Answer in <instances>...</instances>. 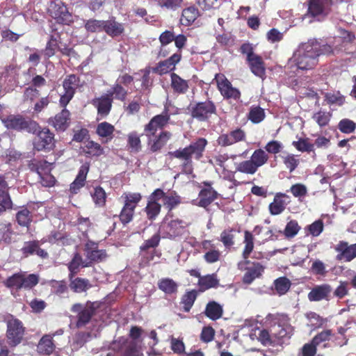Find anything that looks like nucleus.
Returning <instances> with one entry per match:
<instances>
[{
  "mask_svg": "<svg viewBox=\"0 0 356 356\" xmlns=\"http://www.w3.org/2000/svg\"><path fill=\"white\" fill-rule=\"evenodd\" d=\"M89 266H90V262L86 259L83 260L81 256L76 253L69 264L68 268L70 272L76 273L79 267H88Z\"/></svg>",
  "mask_w": 356,
  "mask_h": 356,
  "instance_id": "nucleus-41",
  "label": "nucleus"
},
{
  "mask_svg": "<svg viewBox=\"0 0 356 356\" xmlns=\"http://www.w3.org/2000/svg\"><path fill=\"white\" fill-rule=\"evenodd\" d=\"M16 218L19 225L28 226L31 220L30 211L26 209H22L17 212Z\"/></svg>",
  "mask_w": 356,
  "mask_h": 356,
  "instance_id": "nucleus-60",
  "label": "nucleus"
},
{
  "mask_svg": "<svg viewBox=\"0 0 356 356\" xmlns=\"http://www.w3.org/2000/svg\"><path fill=\"white\" fill-rule=\"evenodd\" d=\"M163 195V191L161 189H156L149 196L145 211L149 219H154L161 211V204L158 201L161 200V196Z\"/></svg>",
  "mask_w": 356,
  "mask_h": 356,
  "instance_id": "nucleus-14",
  "label": "nucleus"
},
{
  "mask_svg": "<svg viewBox=\"0 0 356 356\" xmlns=\"http://www.w3.org/2000/svg\"><path fill=\"white\" fill-rule=\"evenodd\" d=\"M15 236V233L11 229L10 224L0 225V243H10Z\"/></svg>",
  "mask_w": 356,
  "mask_h": 356,
  "instance_id": "nucleus-38",
  "label": "nucleus"
},
{
  "mask_svg": "<svg viewBox=\"0 0 356 356\" xmlns=\"http://www.w3.org/2000/svg\"><path fill=\"white\" fill-rule=\"evenodd\" d=\"M202 249L205 251L204 259L208 264H213L220 260L221 252L216 249L211 241L204 240L202 243Z\"/></svg>",
  "mask_w": 356,
  "mask_h": 356,
  "instance_id": "nucleus-19",
  "label": "nucleus"
},
{
  "mask_svg": "<svg viewBox=\"0 0 356 356\" xmlns=\"http://www.w3.org/2000/svg\"><path fill=\"white\" fill-rule=\"evenodd\" d=\"M292 145L300 152L314 151V145L309 143L308 139H300L298 141H293Z\"/></svg>",
  "mask_w": 356,
  "mask_h": 356,
  "instance_id": "nucleus-58",
  "label": "nucleus"
},
{
  "mask_svg": "<svg viewBox=\"0 0 356 356\" xmlns=\"http://www.w3.org/2000/svg\"><path fill=\"white\" fill-rule=\"evenodd\" d=\"M53 337L51 334L43 336L38 345V350L44 355H50L53 353L55 346L52 341Z\"/></svg>",
  "mask_w": 356,
  "mask_h": 356,
  "instance_id": "nucleus-31",
  "label": "nucleus"
},
{
  "mask_svg": "<svg viewBox=\"0 0 356 356\" xmlns=\"http://www.w3.org/2000/svg\"><path fill=\"white\" fill-rule=\"evenodd\" d=\"M160 290L166 294L175 293L177 291V284L170 278H163L158 282Z\"/></svg>",
  "mask_w": 356,
  "mask_h": 356,
  "instance_id": "nucleus-36",
  "label": "nucleus"
},
{
  "mask_svg": "<svg viewBox=\"0 0 356 356\" xmlns=\"http://www.w3.org/2000/svg\"><path fill=\"white\" fill-rule=\"evenodd\" d=\"M112 102L113 99L106 94L92 100V104L97 108L98 113L104 116L109 113Z\"/></svg>",
  "mask_w": 356,
  "mask_h": 356,
  "instance_id": "nucleus-22",
  "label": "nucleus"
},
{
  "mask_svg": "<svg viewBox=\"0 0 356 356\" xmlns=\"http://www.w3.org/2000/svg\"><path fill=\"white\" fill-rule=\"evenodd\" d=\"M332 291V289L330 284L316 285L308 293V299L312 302H318L323 300H328Z\"/></svg>",
  "mask_w": 356,
  "mask_h": 356,
  "instance_id": "nucleus-15",
  "label": "nucleus"
},
{
  "mask_svg": "<svg viewBox=\"0 0 356 356\" xmlns=\"http://www.w3.org/2000/svg\"><path fill=\"white\" fill-rule=\"evenodd\" d=\"M268 156L267 154L262 149H257L254 152L251 156V161L254 165L258 168L263 165L268 161Z\"/></svg>",
  "mask_w": 356,
  "mask_h": 356,
  "instance_id": "nucleus-49",
  "label": "nucleus"
},
{
  "mask_svg": "<svg viewBox=\"0 0 356 356\" xmlns=\"http://www.w3.org/2000/svg\"><path fill=\"white\" fill-rule=\"evenodd\" d=\"M199 15V10L195 6L188 7L182 10L181 23L184 26H189L195 22Z\"/></svg>",
  "mask_w": 356,
  "mask_h": 356,
  "instance_id": "nucleus-30",
  "label": "nucleus"
},
{
  "mask_svg": "<svg viewBox=\"0 0 356 356\" xmlns=\"http://www.w3.org/2000/svg\"><path fill=\"white\" fill-rule=\"evenodd\" d=\"M22 273H15L9 277L5 282L6 286L10 289H16L17 290L22 289Z\"/></svg>",
  "mask_w": 356,
  "mask_h": 356,
  "instance_id": "nucleus-47",
  "label": "nucleus"
},
{
  "mask_svg": "<svg viewBox=\"0 0 356 356\" xmlns=\"http://www.w3.org/2000/svg\"><path fill=\"white\" fill-rule=\"evenodd\" d=\"M92 197L96 205L99 207L104 205L106 202V193L102 187H96L92 193Z\"/></svg>",
  "mask_w": 356,
  "mask_h": 356,
  "instance_id": "nucleus-54",
  "label": "nucleus"
},
{
  "mask_svg": "<svg viewBox=\"0 0 356 356\" xmlns=\"http://www.w3.org/2000/svg\"><path fill=\"white\" fill-rule=\"evenodd\" d=\"M236 170L246 174H254L257 168L251 160L244 161L238 164Z\"/></svg>",
  "mask_w": 356,
  "mask_h": 356,
  "instance_id": "nucleus-52",
  "label": "nucleus"
},
{
  "mask_svg": "<svg viewBox=\"0 0 356 356\" xmlns=\"http://www.w3.org/2000/svg\"><path fill=\"white\" fill-rule=\"evenodd\" d=\"M293 328L290 325H274L271 327V333L276 339L290 338L292 335Z\"/></svg>",
  "mask_w": 356,
  "mask_h": 356,
  "instance_id": "nucleus-29",
  "label": "nucleus"
},
{
  "mask_svg": "<svg viewBox=\"0 0 356 356\" xmlns=\"http://www.w3.org/2000/svg\"><path fill=\"white\" fill-rule=\"evenodd\" d=\"M188 225V223L182 220L175 219L164 224L163 225V229L168 238H175L177 236H181L184 233L185 229Z\"/></svg>",
  "mask_w": 356,
  "mask_h": 356,
  "instance_id": "nucleus-12",
  "label": "nucleus"
},
{
  "mask_svg": "<svg viewBox=\"0 0 356 356\" xmlns=\"http://www.w3.org/2000/svg\"><path fill=\"white\" fill-rule=\"evenodd\" d=\"M124 205L121 211L120 219L123 224H127L131 221L134 213V209L141 200L140 193L124 194Z\"/></svg>",
  "mask_w": 356,
  "mask_h": 356,
  "instance_id": "nucleus-6",
  "label": "nucleus"
},
{
  "mask_svg": "<svg viewBox=\"0 0 356 356\" xmlns=\"http://www.w3.org/2000/svg\"><path fill=\"white\" fill-rule=\"evenodd\" d=\"M199 196L197 205L206 208L216 199L217 193L211 188H204L200 192Z\"/></svg>",
  "mask_w": 356,
  "mask_h": 356,
  "instance_id": "nucleus-32",
  "label": "nucleus"
},
{
  "mask_svg": "<svg viewBox=\"0 0 356 356\" xmlns=\"http://www.w3.org/2000/svg\"><path fill=\"white\" fill-rule=\"evenodd\" d=\"M258 339L264 345H271L276 343V339L274 335L272 334L271 329L270 331L266 330H261Z\"/></svg>",
  "mask_w": 356,
  "mask_h": 356,
  "instance_id": "nucleus-56",
  "label": "nucleus"
},
{
  "mask_svg": "<svg viewBox=\"0 0 356 356\" xmlns=\"http://www.w3.org/2000/svg\"><path fill=\"white\" fill-rule=\"evenodd\" d=\"M49 11L52 17L59 23H66L70 17L67 8L56 3H51Z\"/></svg>",
  "mask_w": 356,
  "mask_h": 356,
  "instance_id": "nucleus-23",
  "label": "nucleus"
},
{
  "mask_svg": "<svg viewBox=\"0 0 356 356\" xmlns=\"http://www.w3.org/2000/svg\"><path fill=\"white\" fill-rule=\"evenodd\" d=\"M39 282V277L37 275L35 274H26V273H22V289H31L33 286H35Z\"/></svg>",
  "mask_w": 356,
  "mask_h": 356,
  "instance_id": "nucleus-48",
  "label": "nucleus"
},
{
  "mask_svg": "<svg viewBox=\"0 0 356 356\" xmlns=\"http://www.w3.org/2000/svg\"><path fill=\"white\" fill-rule=\"evenodd\" d=\"M171 85L176 92L181 93L185 92L188 88L187 81L175 73L171 74Z\"/></svg>",
  "mask_w": 356,
  "mask_h": 356,
  "instance_id": "nucleus-40",
  "label": "nucleus"
},
{
  "mask_svg": "<svg viewBox=\"0 0 356 356\" xmlns=\"http://www.w3.org/2000/svg\"><path fill=\"white\" fill-rule=\"evenodd\" d=\"M323 222L321 220H318L309 225L307 229L311 235L313 236H318L323 232Z\"/></svg>",
  "mask_w": 356,
  "mask_h": 356,
  "instance_id": "nucleus-62",
  "label": "nucleus"
},
{
  "mask_svg": "<svg viewBox=\"0 0 356 356\" xmlns=\"http://www.w3.org/2000/svg\"><path fill=\"white\" fill-rule=\"evenodd\" d=\"M216 80L217 81L218 88L223 97L234 100L239 99L241 96L239 90L233 88L231 83L225 79L223 75L217 74L216 76Z\"/></svg>",
  "mask_w": 356,
  "mask_h": 356,
  "instance_id": "nucleus-11",
  "label": "nucleus"
},
{
  "mask_svg": "<svg viewBox=\"0 0 356 356\" xmlns=\"http://www.w3.org/2000/svg\"><path fill=\"white\" fill-rule=\"evenodd\" d=\"M245 138V134L241 129H236L229 134H222L218 138V143L222 146L232 145Z\"/></svg>",
  "mask_w": 356,
  "mask_h": 356,
  "instance_id": "nucleus-18",
  "label": "nucleus"
},
{
  "mask_svg": "<svg viewBox=\"0 0 356 356\" xmlns=\"http://www.w3.org/2000/svg\"><path fill=\"white\" fill-rule=\"evenodd\" d=\"M88 170L89 167L87 165H83L80 168L75 180L70 185V191L72 193H77L79 189L84 186Z\"/></svg>",
  "mask_w": 356,
  "mask_h": 356,
  "instance_id": "nucleus-26",
  "label": "nucleus"
},
{
  "mask_svg": "<svg viewBox=\"0 0 356 356\" xmlns=\"http://www.w3.org/2000/svg\"><path fill=\"white\" fill-rule=\"evenodd\" d=\"M158 5L168 10H175L181 6L183 0H156Z\"/></svg>",
  "mask_w": 356,
  "mask_h": 356,
  "instance_id": "nucleus-53",
  "label": "nucleus"
},
{
  "mask_svg": "<svg viewBox=\"0 0 356 356\" xmlns=\"http://www.w3.org/2000/svg\"><path fill=\"white\" fill-rule=\"evenodd\" d=\"M252 72L257 76L263 77L265 74V67L261 57L258 55L250 56L248 60Z\"/></svg>",
  "mask_w": 356,
  "mask_h": 356,
  "instance_id": "nucleus-28",
  "label": "nucleus"
},
{
  "mask_svg": "<svg viewBox=\"0 0 356 356\" xmlns=\"http://www.w3.org/2000/svg\"><path fill=\"white\" fill-rule=\"evenodd\" d=\"M161 200H162L164 206L170 210L177 207L181 202L180 197L175 192L168 193L163 192V195L161 196Z\"/></svg>",
  "mask_w": 356,
  "mask_h": 356,
  "instance_id": "nucleus-35",
  "label": "nucleus"
},
{
  "mask_svg": "<svg viewBox=\"0 0 356 356\" xmlns=\"http://www.w3.org/2000/svg\"><path fill=\"white\" fill-rule=\"evenodd\" d=\"M234 238L232 230H224L220 234V241L223 243L225 248H229L234 243Z\"/></svg>",
  "mask_w": 356,
  "mask_h": 356,
  "instance_id": "nucleus-64",
  "label": "nucleus"
},
{
  "mask_svg": "<svg viewBox=\"0 0 356 356\" xmlns=\"http://www.w3.org/2000/svg\"><path fill=\"white\" fill-rule=\"evenodd\" d=\"M70 289L76 293L86 291L91 287L88 280L83 278L76 277L72 280L70 284Z\"/></svg>",
  "mask_w": 356,
  "mask_h": 356,
  "instance_id": "nucleus-37",
  "label": "nucleus"
},
{
  "mask_svg": "<svg viewBox=\"0 0 356 356\" xmlns=\"http://www.w3.org/2000/svg\"><path fill=\"white\" fill-rule=\"evenodd\" d=\"M2 122L8 129L26 131L28 133H35L39 127L35 121L26 120L19 115H9L2 120Z\"/></svg>",
  "mask_w": 356,
  "mask_h": 356,
  "instance_id": "nucleus-4",
  "label": "nucleus"
},
{
  "mask_svg": "<svg viewBox=\"0 0 356 356\" xmlns=\"http://www.w3.org/2000/svg\"><path fill=\"white\" fill-rule=\"evenodd\" d=\"M265 118V112L259 106H252L248 114V119L253 123L261 122Z\"/></svg>",
  "mask_w": 356,
  "mask_h": 356,
  "instance_id": "nucleus-45",
  "label": "nucleus"
},
{
  "mask_svg": "<svg viewBox=\"0 0 356 356\" xmlns=\"http://www.w3.org/2000/svg\"><path fill=\"white\" fill-rule=\"evenodd\" d=\"M339 129L344 134L353 133L355 128V123L349 119H343L339 123Z\"/></svg>",
  "mask_w": 356,
  "mask_h": 356,
  "instance_id": "nucleus-57",
  "label": "nucleus"
},
{
  "mask_svg": "<svg viewBox=\"0 0 356 356\" xmlns=\"http://www.w3.org/2000/svg\"><path fill=\"white\" fill-rule=\"evenodd\" d=\"M85 252L86 255V260L90 261V264L92 261H102L106 257V253L103 250H99L97 248V244L88 241L85 245Z\"/></svg>",
  "mask_w": 356,
  "mask_h": 356,
  "instance_id": "nucleus-17",
  "label": "nucleus"
},
{
  "mask_svg": "<svg viewBox=\"0 0 356 356\" xmlns=\"http://www.w3.org/2000/svg\"><path fill=\"white\" fill-rule=\"evenodd\" d=\"M216 106L211 101L198 102L191 106V112L193 118L200 121H205L211 115L216 113Z\"/></svg>",
  "mask_w": 356,
  "mask_h": 356,
  "instance_id": "nucleus-7",
  "label": "nucleus"
},
{
  "mask_svg": "<svg viewBox=\"0 0 356 356\" xmlns=\"http://www.w3.org/2000/svg\"><path fill=\"white\" fill-rule=\"evenodd\" d=\"M325 100L330 105L341 106L344 103V97L339 92H326L325 94Z\"/></svg>",
  "mask_w": 356,
  "mask_h": 356,
  "instance_id": "nucleus-50",
  "label": "nucleus"
},
{
  "mask_svg": "<svg viewBox=\"0 0 356 356\" xmlns=\"http://www.w3.org/2000/svg\"><path fill=\"white\" fill-rule=\"evenodd\" d=\"M106 94L109 95V97L112 99L115 98L124 101L126 98L127 91L121 85L115 83Z\"/></svg>",
  "mask_w": 356,
  "mask_h": 356,
  "instance_id": "nucleus-43",
  "label": "nucleus"
},
{
  "mask_svg": "<svg viewBox=\"0 0 356 356\" xmlns=\"http://www.w3.org/2000/svg\"><path fill=\"white\" fill-rule=\"evenodd\" d=\"M170 120V115L166 111L161 114L154 116L145 126V133L147 136H154L159 129H162Z\"/></svg>",
  "mask_w": 356,
  "mask_h": 356,
  "instance_id": "nucleus-13",
  "label": "nucleus"
},
{
  "mask_svg": "<svg viewBox=\"0 0 356 356\" xmlns=\"http://www.w3.org/2000/svg\"><path fill=\"white\" fill-rule=\"evenodd\" d=\"M318 56V44L308 42L298 47L289 62L299 70H308L317 64Z\"/></svg>",
  "mask_w": 356,
  "mask_h": 356,
  "instance_id": "nucleus-2",
  "label": "nucleus"
},
{
  "mask_svg": "<svg viewBox=\"0 0 356 356\" xmlns=\"http://www.w3.org/2000/svg\"><path fill=\"white\" fill-rule=\"evenodd\" d=\"M128 144L132 151L138 152L140 149V140L136 132H132L128 136Z\"/></svg>",
  "mask_w": 356,
  "mask_h": 356,
  "instance_id": "nucleus-61",
  "label": "nucleus"
},
{
  "mask_svg": "<svg viewBox=\"0 0 356 356\" xmlns=\"http://www.w3.org/2000/svg\"><path fill=\"white\" fill-rule=\"evenodd\" d=\"M198 284L200 290L205 291L208 289L216 287L218 284V282L215 275H209L200 277Z\"/></svg>",
  "mask_w": 356,
  "mask_h": 356,
  "instance_id": "nucleus-42",
  "label": "nucleus"
},
{
  "mask_svg": "<svg viewBox=\"0 0 356 356\" xmlns=\"http://www.w3.org/2000/svg\"><path fill=\"white\" fill-rule=\"evenodd\" d=\"M24 334V328L22 323L13 316H10L7 321V337L8 344L12 347L18 345L21 342Z\"/></svg>",
  "mask_w": 356,
  "mask_h": 356,
  "instance_id": "nucleus-5",
  "label": "nucleus"
},
{
  "mask_svg": "<svg viewBox=\"0 0 356 356\" xmlns=\"http://www.w3.org/2000/svg\"><path fill=\"white\" fill-rule=\"evenodd\" d=\"M70 112L64 108L54 118L50 120V123L58 131H65L69 125Z\"/></svg>",
  "mask_w": 356,
  "mask_h": 356,
  "instance_id": "nucleus-25",
  "label": "nucleus"
},
{
  "mask_svg": "<svg viewBox=\"0 0 356 356\" xmlns=\"http://www.w3.org/2000/svg\"><path fill=\"white\" fill-rule=\"evenodd\" d=\"M264 272V267L259 263L253 264L252 266L247 269L245 273L243 281L244 283L250 284L256 278L259 277Z\"/></svg>",
  "mask_w": 356,
  "mask_h": 356,
  "instance_id": "nucleus-27",
  "label": "nucleus"
},
{
  "mask_svg": "<svg viewBox=\"0 0 356 356\" xmlns=\"http://www.w3.org/2000/svg\"><path fill=\"white\" fill-rule=\"evenodd\" d=\"M332 114L330 112L325 111H318L312 115V119L321 127L327 126L330 121Z\"/></svg>",
  "mask_w": 356,
  "mask_h": 356,
  "instance_id": "nucleus-39",
  "label": "nucleus"
},
{
  "mask_svg": "<svg viewBox=\"0 0 356 356\" xmlns=\"http://www.w3.org/2000/svg\"><path fill=\"white\" fill-rule=\"evenodd\" d=\"M274 285L277 293L280 296H282L285 294L289 290L291 282L288 278L282 277L275 280Z\"/></svg>",
  "mask_w": 356,
  "mask_h": 356,
  "instance_id": "nucleus-44",
  "label": "nucleus"
},
{
  "mask_svg": "<svg viewBox=\"0 0 356 356\" xmlns=\"http://www.w3.org/2000/svg\"><path fill=\"white\" fill-rule=\"evenodd\" d=\"M113 131L114 127L106 122L99 123L97 127V133L100 137H108L113 134Z\"/></svg>",
  "mask_w": 356,
  "mask_h": 356,
  "instance_id": "nucleus-55",
  "label": "nucleus"
},
{
  "mask_svg": "<svg viewBox=\"0 0 356 356\" xmlns=\"http://www.w3.org/2000/svg\"><path fill=\"white\" fill-rule=\"evenodd\" d=\"M243 243L245 244V247L242 255L243 259H247L254 248V237L248 231L245 232Z\"/></svg>",
  "mask_w": 356,
  "mask_h": 356,
  "instance_id": "nucleus-46",
  "label": "nucleus"
},
{
  "mask_svg": "<svg viewBox=\"0 0 356 356\" xmlns=\"http://www.w3.org/2000/svg\"><path fill=\"white\" fill-rule=\"evenodd\" d=\"M207 144V140L200 138L184 148H179L174 152H169L168 156L170 159L176 158L180 160L184 172L190 175L193 169L192 159L194 158L196 160H199L203 155Z\"/></svg>",
  "mask_w": 356,
  "mask_h": 356,
  "instance_id": "nucleus-1",
  "label": "nucleus"
},
{
  "mask_svg": "<svg viewBox=\"0 0 356 356\" xmlns=\"http://www.w3.org/2000/svg\"><path fill=\"white\" fill-rule=\"evenodd\" d=\"M54 136L47 128L39 131L33 143L34 148L38 151L51 150L54 147Z\"/></svg>",
  "mask_w": 356,
  "mask_h": 356,
  "instance_id": "nucleus-9",
  "label": "nucleus"
},
{
  "mask_svg": "<svg viewBox=\"0 0 356 356\" xmlns=\"http://www.w3.org/2000/svg\"><path fill=\"white\" fill-rule=\"evenodd\" d=\"M299 230L300 227L298 222L296 220H291L286 224L284 233L287 238H292L298 234Z\"/></svg>",
  "mask_w": 356,
  "mask_h": 356,
  "instance_id": "nucleus-59",
  "label": "nucleus"
},
{
  "mask_svg": "<svg viewBox=\"0 0 356 356\" xmlns=\"http://www.w3.org/2000/svg\"><path fill=\"white\" fill-rule=\"evenodd\" d=\"M104 20L89 19L86 22L85 28L88 31L92 33L100 32L104 31Z\"/></svg>",
  "mask_w": 356,
  "mask_h": 356,
  "instance_id": "nucleus-51",
  "label": "nucleus"
},
{
  "mask_svg": "<svg viewBox=\"0 0 356 356\" xmlns=\"http://www.w3.org/2000/svg\"><path fill=\"white\" fill-rule=\"evenodd\" d=\"M181 57L180 52L175 53L169 58L160 62L154 69V72L159 74H163L172 71L175 69V65L179 62Z\"/></svg>",
  "mask_w": 356,
  "mask_h": 356,
  "instance_id": "nucleus-21",
  "label": "nucleus"
},
{
  "mask_svg": "<svg viewBox=\"0 0 356 356\" xmlns=\"http://www.w3.org/2000/svg\"><path fill=\"white\" fill-rule=\"evenodd\" d=\"M104 31L112 37L120 35L124 28L122 24L115 22V20H107L104 22Z\"/></svg>",
  "mask_w": 356,
  "mask_h": 356,
  "instance_id": "nucleus-34",
  "label": "nucleus"
},
{
  "mask_svg": "<svg viewBox=\"0 0 356 356\" xmlns=\"http://www.w3.org/2000/svg\"><path fill=\"white\" fill-rule=\"evenodd\" d=\"M79 79L74 74L68 76L63 83L64 92L60 95V104L63 107L66 105L72 99L75 89L78 86Z\"/></svg>",
  "mask_w": 356,
  "mask_h": 356,
  "instance_id": "nucleus-10",
  "label": "nucleus"
},
{
  "mask_svg": "<svg viewBox=\"0 0 356 356\" xmlns=\"http://www.w3.org/2000/svg\"><path fill=\"white\" fill-rule=\"evenodd\" d=\"M289 196L284 193H277L273 202L269 205V211L271 215H279L282 213L289 203Z\"/></svg>",
  "mask_w": 356,
  "mask_h": 356,
  "instance_id": "nucleus-20",
  "label": "nucleus"
},
{
  "mask_svg": "<svg viewBox=\"0 0 356 356\" xmlns=\"http://www.w3.org/2000/svg\"><path fill=\"white\" fill-rule=\"evenodd\" d=\"M331 5L332 0H310L308 14L321 21L330 13Z\"/></svg>",
  "mask_w": 356,
  "mask_h": 356,
  "instance_id": "nucleus-8",
  "label": "nucleus"
},
{
  "mask_svg": "<svg viewBox=\"0 0 356 356\" xmlns=\"http://www.w3.org/2000/svg\"><path fill=\"white\" fill-rule=\"evenodd\" d=\"M223 309L222 306L215 301L209 302L205 309L206 316L211 320H217L222 315Z\"/></svg>",
  "mask_w": 356,
  "mask_h": 356,
  "instance_id": "nucleus-33",
  "label": "nucleus"
},
{
  "mask_svg": "<svg viewBox=\"0 0 356 356\" xmlns=\"http://www.w3.org/2000/svg\"><path fill=\"white\" fill-rule=\"evenodd\" d=\"M336 250L340 252L337 259L344 261H350L356 257V243L348 245V243L341 241L337 244Z\"/></svg>",
  "mask_w": 356,
  "mask_h": 356,
  "instance_id": "nucleus-16",
  "label": "nucleus"
},
{
  "mask_svg": "<svg viewBox=\"0 0 356 356\" xmlns=\"http://www.w3.org/2000/svg\"><path fill=\"white\" fill-rule=\"evenodd\" d=\"M149 138V145L152 152L160 149L171 137V134L168 131H163L159 136H147Z\"/></svg>",
  "mask_w": 356,
  "mask_h": 356,
  "instance_id": "nucleus-24",
  "label": "nucleus"
},
{
  "mask_svg": "<svg viewBox=\"0 0 356 356\" xmlns=\"http://www.w3.org/2000/svg\"><path fill=\"white\" fill-rule=\"evenodd\" d=\"M99 306V302L90 301L87 302L86 305L80 303L73 305L71 311L77 314L76 327L79 328L88 324Z\"/></svg>",
  "mask_w": 356,
  "mask_h": 356,
  "instance_id": "nucleus-3",
  "label": "nucleus"
},
{
  "mask_svg": "<svg viewBox=\"0 0 356 356\" xmlns=\"http://www.w3.org/2000/svg\"><path fill=\"white\" fill-rule=\"evenodd\" d=\"M290 191L294 197L301 199L307 193V187L302 184H296L291 186Z\"/></svg>",
  "mask_w": 356,
  "mask_h": 356,
  "instance_id": "nucleus-63",
  "label": "nucleus"
}]
</instances>
